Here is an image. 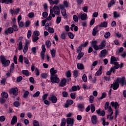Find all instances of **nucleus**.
<instances>
[{
  "label": "nucleus",
  "mask_w": 126,
  "mask_h": 126,
  "mask_svg": "<svg viewBox=\"0 0 126 126\" xmlns=\"http://www.w3.org/2000/svg\"><path fill=\"white\" fill-rule=\"evenodd\" d=\"M50 12L52 17H55L56 15H60V14H61L60 7L57 5H54L53 9H50Z\"/></svg>",
  "instance_id": "nucleus-1"
},
{
  "label": "nucleus",
  "mask_w": 126,
  "mask_h": 126,
  "mask_svg": "<svg viewBox=\"0 0 126 126\" xmlns=\"http://www.w3.org/2000/svg\"><path fill=\"white\" fill-rule=\"evenodd\" d=\"M0 62L3 64V66H8L9 65V63H10V61L9 60H6L4 56H1L0 57Z\"/></svg>",
  "instance_id": "nucleus-2"
},
{
  "label": "nucleus",
  "mask_w": 126,
  "mask_h": 126,
  "mask_svg": "<svg viewBox=\"0 0 126 126\" xmlns=\"http://www.w3.org/2000/svg\"><path fill=\"white\" fill-rule=\"evenodd\" d=\"M52 83H59L60 82V78L58 77V75H51L50 77Z\"/></svg>",
  "instance_id": "nucleus-3"
},
{
  "label": "nucleus",
  "mask_w": 126,
  "mask_h": 126,
  "mask_svg": "<svg viewBox=\"0 0 126 126\" xmlns=\"http://www.w3.org/2000/svg\"><path fill=\"white\" fill-rule=\"evenodd\" d=\"M10 94H13L14 96H17L18 95V89L17 88H12L9 90Z\"/></svg>",
  "instance_id": "nucleus-4"
},
{
  "label": "nucleus",
  "mask_w": 126,
  "mask_h": 126,
  "mask_svg": "<svg viewBox=\"0 0 126 126\" xmlns=\"http://www.w3.org/2000/svg\"><path fill=\"white\" fill-rule=\"evenodd\" d=\"M49 101H51L52 103L55 104L58 102V98L57 96H55L54 94H51L48 97Z\"/></svg>",
  "instance_id": "nucleus-5"
},
{
  "label": "nucleus",
  "mask_w": 126,
  "mask_h": 126,
  "mask_svg": "<svg viewBox=\"0 0 126 126\" xmlns=\"http://www.w3.org/2000/svg\"><path fill=\"white\" fill-rule=\"evenodd\" d=\"M125 80H126V78L125 77H123L121 78H117L116 82L120 83L121 86H124V85H125Z\"/></svg>",
  "instance_id": "nucleus-6"
},
{
  "label": "nucleus",
  "mask_w": 126,
  "mask_h": 126,
  "mask_svg": "<svg viewBox=\"0 0 126 126\" xmlns=\"http://www.w3.org/2000/svg\"><path fill=\"white\" fill-rule=\"evenodd\" d=\"M105 47H106V41L103 40L99 46L97 45V48L96 51L102 50V49H104Z\"/></svg>",
  "instance_id": "nucleus-7"
},
{
  "label": "nucleus",
  "mask_w": 126,
  "mask_h": 126,
  "mask_svg": "<svg viewBox=\"0 0 126 126\" xmlns=\"http://www.w3.org/2000/svg\"><path fill=\"white\" fill-rule=\"evenodd\" d=\"M120 86V84L118 82L116 81L111 85L110 88H113V90H117L119 87Z\"/></svg>",
  "instance_id": "nucleus-8"
},
{
  "label": "nucleus",
  "mask_w": 126,
  "mask_h": 126,
  "mask_svg": "<svg viewBox=\"0 0 126 126\" xmlns=\"http://www.w3.org/2000/svg\"><path fill=\"white\" fill-rule=\"evenodd\" d=\"M97 40H94L91 42L92 47H93L95 51L96 50V49H98V45H97Z\"/></svg>",
  "instance_id": "nucleus-9"
},
{
  "label": "nucleus",
  "mask_w": 126,
  "mask_h": 126,
  "mask_svg": "<svg viewBox=\"0 0 126 126\" xmlns=\"http://www.w3.org/2000/svg\"><path fill=\"white\" fill-rule=\"evenodd\" d=\"M78 17H81V20H86V19H87V14L80 13L78 16Z\"/></svg>",
  "instance_id": "nucleus-10"
},
{
  "label": "nucleus",
  "mask_w": 126,
  "mask_h": 126,
  "mask_svg": "<svg viewBox=\"0 0 126 126\" xmlns=\"http://www.w3.org/2000/svg\"><path fill=\"white\" fill-rule=\"evenodd\" d=\"M4 33L6 35H7L8 34H12V33H13V29L12 28L10 27L4 31Z\"/></svg>",
  "instance_id": "nucleus-11"
},
{
  "label": "nucleus",
  "mask_w": 126,
  "mask_h": 126,
  "mask_svg": "<svg viewBox=\"0 0 126 126\" xmlns=\"http://www.w3.org/2000/svg\"><path fill=\"white\" fill-rule=\"evenodd\" d=\"M74 121V120H73V119L68 118L66 120V124L67 125H70L71 126H73Z\"/></svg>",
  "instance_id": "nucleus-12"
},
{
  "label": "nucleus",
  "mask_w": 126,
  "mask_h": 126,
  "mask_svg": "<svg viewBox=\"0 0 126 126\" xmlns=\"http://www.w3.org/2000/svg\"><path fill=\"white\" fill-rule=\"evenodd\" d=\"M91 121L93 125H96L97 124V116L96 115L92 116Z\"/></svg>",
  "instance_id": "nucleus-13"
},
{
  "label": "nucleus",
  "mask_w": 126,
  "mask_h": 126,
  "mask_svg": "<svg viewBox=\"0 0 126 126\" xmlns=\"http://www.w3.org/2000/svg\"><path fill=\"white\" fill-rule=\"evenodd\" d=\"M78 90H79L80 89V88H79V86H73L71 89L69 90V92H72V91H77Z\"/></svg>",
  "instance_id": "nucleus-14"
},
{
  "label": "nucleus",
  "mask_w": 126,
  "mask_h": 126,
  "mask_svg": "<svg viewBox=\"0 0 126 126\" xmlns=\"http://www.w3.org/2000/svg\"><path fill=\"white\" fill-rule=\"evenodd\" d=\"M98 32H99V30H98V27H95L93 30V36H96Z\"/></svg>",
  "instance_id": "nucleus-15"
},
{
  "label": "nucleus",
  "mask_w": 126,
  "mask_h": 126,
  "mask_svg": "<svg viewBox=\"0 0 126 126\" xmlns=\"http://www.w3.org/2000/svg\"><path fill=\"white\" fill-rule=\"evenodd\" d=\"M72 104H73V100L68 99L66 101V104H65V108H68L69 105H72Z\"/></svg>",
  "instance_id": "nucleus-16"
},
{
  "label": "nucleus",
  "mask_w": 126,
  "mask_h": 126,
  "mask_svg": "<svg viewBox=\"0 0 126 126\" xmlns=\"http://www.w3.org/2000/svg\"><path fill=\"white\" fill-rule=\"evenodd\" d=\"M66 84V79L63 78L60 83V86H61V87H63L65 84Z\"/></svg>",
  "instance_id": "nucleus-17"
},
{
  "label": "nucleus",
  "mask_w": 126,
  "mask_h": 126,
  "mask_svg": "<svg viewBox=\"0 0 126 126\" xmlns=\"http://www.w3.org/2000/svg\"><path fill=\"white\" fill-rule=\"evenodd\" d=\"M102 65L100 66L98 70L95 73V76H99L102 74Z\"/></svg>",
  "instance_id": "nucleus-18"
},
{
  "label": "nucleus",
  "mask_w": 126,
  "mask_h": 126,
  "mask_svg": "<svg viewBox=\"0 0 126 126\" xmlns=\"http://www.w3.org/2000/svg\"><path fill=\"white\" fill-rule=\"evenodd\" d=\"M107 53H108V51L106 49H103L100 52L101 54V58H103L104 57H106L107 55Z\"/></svg>",
  "instance_id": "nucleus-19"
},
{
  "label": "nucleus",
  "mask_w": 126,
  "mask_h": 126,
  "mask_svg": "<svg viewBox=\"0 0 126 126\" xmlns=\"http://www.w3.org/2000/svg\"><path fill=\"white\" fill-rule=\"evenodd\" d=\"M57 72H58V70H55L54 67H53L50 69V73H51V75H57L56 74V73H57Z\"/></svg>",
  "instance_id": "nucleus-20"
},
{
  "label": "nucleus",
  "mask_w": 126,
  "mask_h": 126,
  "mask_svg": "<svg viewBox=\"0 0 126 126\" xmlns=\"http://www.w3.org/2000/svg\"><path fill=\"white\" fill-rule=\"evenodd\" d=\"M1 97L3 98V99H7L8 97V94L6 92H3L1 93Z\"/></svg>",
  "instance_id": "nucleus-21"
},
{
  "label": "nucleus",
  "mask_w": 126,
  "mask_h": 126,
  "mask_svg": "<svg viewBox=\"0 0 126 126\" xmlns=\"http://www.w3.org/2000/svg\"><path fill=\"white\" fill-rule=\"evenodd\" d=\"M15 123H17V117L16 116H14L12 119L11 125H14Z\"/></svg>",
  "instance_id": "nucleus-22"
},
{
  "label": "nucleus",
  "mask_w": 126,
  "mask_h": 126,
  "mask_svg": "<svg viewBox=\"0 0 126 126\" xmlns=\"http://www.w3.org/2000/svg\"><path fill=\"white\" fill-rule=\"evenodd\" d=\"M67 33L64 32H63L61 34V38L62 40H65Z\"/></svg>",
  "instance_id": "nucleus-23"
},
{
  "label": "nucleus",
  "mask_w": 126,
  "mask_h": 126,
  "mask_svg": "<svg viewBox=\"0 0 126 126\" xmlns=\"http://www.w3.org/2000/svg\"><path fill=\"white\" fill-rule=\"evenodd\" d=\"M77 66L78 69H80L81 70H83V69H84V66L82 63H78Z\"/></svg>",
  "instance_id": "nucleus-24"
},
{
  "label": "nucleus",
  "mask_w": 126,
  "mask_h": 126,
  "mask_svg": "<svg viewBox=\"0 0 126 126\" xmlns=\"http://www.w3.org/2000/svg\"><path fill=\"white\" fill-rule=\"evenodd\" d=\"M111 105L112 106V107H114L115 110L117 109V107H119V103L117 102H114L112 101L111 102Z\"/></svg>",
  "instance_id": "nucleus-25"
},
{
  "label": "nucleus",
  "mask_w": 126,
  "mask_h": 126,
  "mask_svg": "<svg viewBox=\"0 0 126 126\" xmlns=\"http://www.w3.org/2000/svg\"><path fill=\"white\" fill-rule=\"evenodd\" d=\"M107 25L108 23H107V22H103L99 24V27H104V28H106Z\"/></svg>",
  "instance_id": "nucleus-26"
},
{
  "label": "nucleus",
  "mask_w": 126,
  "mask_h": 126,
  "mask_svg": "<svg viewBox=\"0 0 126 126\" xmlns=\"http://www.w3.org/2000/svg\"><path fill=\"white\" fill-rule=\"evenodd\" d=\"M114 62H117V58L114 56H112L111 58L110 63L111 64H114Z\"/></svg>",
  "instance_id": "nucleus-27"
},
{
  "label": "nucleus",
  "mask_w": 126,
  "mask_h": 126,
  "mask_svg": "<svg viewBox=\"0 0 126 126\" xmlns=\"http://www.w3.org/2000/svg\"><path fill=\"white\" fill-rule=\"evenodd\" d=\"M22 73L26 75V76H29V71L27 70H23L22 71Z\"/></svg>",
  "instance_id": "nucleus-28"
},
{
  "label": "nucleus",
  "mask_w": 126,
  "mask_h": 126,
  "mask_svg": "<svg viewBox=\"0 0 126 126\" xmlns=\"http://www.w3.org/2000/svg\"><path fill=\"white\" fill-rule=\"evenodd\" d=\"M66 124V120H65V118H63V119L62 120L61 126H65Z\"/></svg>",
  "instance_id": "nucleus-29"
},
{
  "label": "nucleus",
  "mask_w": 126,
  "mask_h": 126,
  "mask_svg": "<svg viewBox=\"0 0 126 126\" xmlns=\"http://www.w3.org/2000/svg\"><path fill=\"white\" fill-rule=\"evenodd\" d=\"M12 29L13 31H18V28L17 27V26L15 24H13L12 26Z\"/></svg>",
  "instance_id": "nucleus-30"
},
{
  "label": "nucleus",
  "mask_w": 126,
  "mask_h": 126,
  "mask_svg": "<svg viewBox=\"0 0 126 126\" xmlns=\"http://www.w3.org/2000/svg\"><path fill=\"white\" fill-rule=\"evenodd\" d=\"M56 51L55 49H52L51 50V54L52 58H55V57H56Z\"/></svg>",
  "instance_id": "nucleus-31"
},
{
  "label": "nucleus",
  "mask_w": 126,
  "mask_h": 126,
  "mask_svg": "<svg viewBox=\"0 0 126 126\" xmlns=\"http://www.w3.org/2000/svg\"><path fill=\"white\" fill-rule=\"evenodd\" d=\"M67 35L69 37V38H70V39H73V38H74V35H73V33H72V32H69L67 33Z\"/></svg>",
  "instance_id": "nucleus-32"
},
{
  "label": "nucleus",
  "mask_w": 126,
  "mask_h": 126,
  "mask_svg": "<svg viewBox=\"0 0 126 126\" xmlns=\"http://www.w3.org/2000/svg\"><path fill=\"white\" fill-rule=\"evenodd\" d=\"M84 56V53L83 52H80L79 53L78 56H77V60H80L82 57Z\"/></svg>",
  "instance_id": "nucleus-33"
},
{
  "label": "nucleus",
  "mask_w": 126,
  "mask_h": 126,
  "mask_svg": "<svg viewBox=\"0 0 126 126\" xmlns=\"http://www.w3.org/2000/svg\"><path fill=\"white\" fill-rule=\"evenodd\" d=\"M45 45L47 48H50L52 46V44L51 43V41H50V40H47L45 43Z\"/></svg>",
  "instance_id": "nucleus-34"
},
{
  "label": "nucleus",
  "mask_w": 126,
  "mask_h": 126,
  "mask_svg": "<svg viewBox=\"0 0 126 126\" xmlns=\"http://www.w3.org/2000/svg\"><path fill=\"white\" fill-rule=\"evenodd\" d=\"M107 96V94H106V93H103L102 94V95L100 97H99L98 98V100H101V99H104V98H106V97Z\"/></svg>",
  "instance_id": "nucleus-35"
},
{
  "label": "nucleus",
  "mask_w": 126,
  "mask_h": 126,
  "mask_svg": "<svg viewBox=\"0 0 126 126\" xmlns=\"http://www.w3.org/2000/svg\"><path fill=\"white\" fill-rule=\"evenodd\" d=\"M113 4H115V0H111L108 4V7H111Z\"/></svg>",
  "instance_id": "nucleus-36"
},
{
  "label": "nucleus",
  "mask_w": 126,
  "mask_h": 126,
  "mask_svg": "<svg viewBox=\"0 0 126 126\" xmlns=\"http://www.w3.org/2000/svg\"><path fill=\"white\" fill-rule=\"evenodd\" d=\"M78 18H79V17H77V16H76V15H74L73 16V19L74 22H75L76 23H77V22H78Z\"/></svg>",
  "instance_id": "nucleus-37"
},
{
  "label": "nucleus",
  "mask_w": 126,
  "mask_h": 126,
  "mask_svg": "<svg viewBox=\"0 0 126 126\" xmlns=\"http://www.w3.org/2000/svg\"><path fill=\"white\" fill-rule=\"evenodd\" d=\"M73 76L74 77H75V78H76V77L78 76V71H77V70H75L73 71Z\"/></svg>",
  "instance_id": "nucleus-38"
},
{
  "label": "nucleus",
  "mask_w": 126,
  "mask_h": 126,
  "mask_svg": "<svg viewBox=\"0 0 126 126\" xmlns=\"http://www.w3.org/2000/svg\"><path fill=\"white\" fill-rule=\"evenodd\" d=\"M110 36H111V33H110V32H107L104 34V38H105L106 39H108V38H109Z\"/></svg>",
  "instance_id": "nucleus-39"
},
{
  "label": "nucleus",
  "mask_w": 126,
  "mask_h": 126,
  "mask_svg": "<svg viewBox=\"0 0 126 126\" xmlns=\"http://www.w3.org/2000/svg\"><path fill=\"white\" fill-rule=\"evenodd\" d=\"M29 95V92L28 91H27L24 94L23 97L24 98H27V97H28Z\"/></svg>",
  "instance_id": "nucleus-40"
},
{
  "label": "nucleus",
  "mask_w": 126,
  "mask_h": 126,
  "mask_svg": "<svg viewBox=\"0 0 126 126\" xmlns=\"http://www.w3.org/2000/svg\"><path fill=\"white\" fill-rule=\"evenodd\" d=\"M91 110L92 113L95 112V105L94 104H91Z\"/></svg>",
  "instance_id": "nucleus-41"
},
{
  "label": "nucleus",
  "mask_w": 126,
  "mask_h": 126,
  "mask_svg": "<svg viewBox=\"0 0 126 126\" xmlns=\"http://www.w3.org/2000/svg\"><path fill=\"white\" fill-rule=\"evenodd\" d=\"M14 106L16 108H18L20 106V103L19 101H15L13 103Z\"/></svg>",
  "instance_id": "nucleus-42"
},
{
  "label": "nucleus",
  "mask_w": 126,
  "mask_h": 126,
  "mask_svg": "<svg viewBox=\"0 0 126 126\" xmlns=\"http://www.w3.org/2000/svg\"><path fill=\"white\" fill-rule=\"evenodd\" d=\"M108 109V112H109L110 113V114L109 115L110 117H111L113 114H114V112H113V109H112V107H111V106H109Z\"/></svg>",
  "instance_id": "nucleus-43"
},
{
  "label": "nucleus",
  "mask_w": 126,
  "mask_h": 126,
  "mask_svg": "<svg viewBox=\"0 0 126 126\" xmlns=\"http://www.w3.org/2000/svg\"><path fill=\"white\" fill-rule=\"evenodd\" d=\"M63 96L66 98L68 96V93L65 91H63L62 93Z\"/></svg>",
  "instance_id": "nucleus-44"
},
{
  "label": "nucleus",
  "mask_w": 126,
  "mask_h": 126,
  "mask_svg": "<svg viewBox=\"0 0 126 126\" xmlns=\"http://www.w3.org/2000/svg\"><path fill=\"white\" fill-rule=\"evenodd\" d=\"M61 21H62V17H57L56 20V23H57V24H59V23H61Z\"/></svg>",
  "instance_id": "nucleus-45"
},
{
  "label": "nucleus",
  "mask_w": 126,
  "mask_h": 126,
  "mask_svg": "<svg viewBox=\"0 0 126 126\" xmlns=\"http://www.w3.org/2000/svg\"><path fill=\"white\" fill-rule=\"evenodd\" d=\"M113 15H114V18L120 17V14H118V12H117V11L114 12Z\"/></svg>",
  "instance_id": "nucleus-46"
},
{
  "label": "nucleus",
  "mask_w": 126,
  "mask_h": 126,
  "mask_svg": "<svg viewBox=\"0 0 126 126\" xmlns=\"http://www.w3.org/2000/svg\"><path fill=\"white\" fill-rule=\"evenodd\" d=\"M41 77L42 78H46L48 77V73H43L41 74Z\"/></svg>",
  "instance_id": "nucleus-47"
},
{
  "label": "nucleus",
  "mask_w": 126,
  "mask_h": 126,
  "mask_svg": "<svg viewBox=\"0 0 126 126\" xmlns=\"http://www.w3.org/2000/svg\"><path fill=\"white\" fill-rule=\"evenodd\" d=\"M89 101H90V102L91 103H93V102H94V96H93V95L90 96Z\"/></svg>",
  "instance_id": "nucleus-48"
},
{
  "label": "nucleus",
  "mask_w": 126,
  "mask_h": 126,
  "mask_svg": "<svg viewBox=\"0 0 126 126\" xmlns=\"http://www.w3.org/2000/svg\"><path fill=\"white\" fill-rule=\"evenodd\" d=\"M82 79H83V80L84 82H87V76H86V74H84L83 75Z\"/></svg>",
  "instance_id": "nucleus-49"
},
{
  "label": "nucleus",
  "mask_w": 126,
  "mask_h": 126,
  "mask_svg": "<svg viewBox=\"0 0 126 126\" xmlns=\"http://www.w3.org/2000/svg\"><path fill=\"white\" fill-rule=\"evenodd\" d=\"M48 32H49V33H51V34H53L54 32H55V30L52 28L49 27Z\"/></svg>",
  "instance_id": "nucleus-50"
},
{
  "label": "nucleus",
  "mask_w": 126,
  "mask_h": 126,
  "mask_svg": "<svg viewBox=\"0 0 126 126\" xmlns=\"http://www.w3.org/2000/svg\"><path fill=\"white\" fill-rule=\"evenodd\" d=\"M13 69H14V63H12L11 64V66L10 68V72H12V71H13Z\"/></svg>",
  "instance_id": "nucleus-51"
},
{
  "label": "nucleus",
  "mask_w": 126,
  "mask_h": 126,
  "mask_svg": "<svg viewBox=\"0 0 126 126\" xmlns=\"http://www.w3.org/2000/svg\"><path fill=\"white\" fill-rule=\"evenodd\" d=\"M28 51V46L25 45L24 46L23 52L24 54H26L27 53V51Z\"/></svg>",
  "instance_id": "nucleus-52"
},
{
  "label": "nucleus",
  "mask_w": 126,
  "mask_h": 126,
  "mask_svg": "<svg viewBox=\"0 0 126 126\" xmlns=\"http://www.w3.org/2000/svg\"><path fill=\"white\" fill-rule=\"evenodd\" d=\"M39 40V37L38 36H34L32 37V42H37Z\"/></svg>",
  "instance_id": "nucleus-53"
},
{
  "label": "nucleus",
  "mask_w": 126,
  "mask_h": 126,
  "mask_svg": "<svg viewBox=\"0 0 126 126\" xmlns=\"http://www.w3.org/2000/svg\"><path fill=\"white\" fill-rule=\"evenodd\" d=\"M110 105V103H109V102H106L105 103V104L104 105V108H105V110H107V109L109 108V105Z\"/></svg>",
  "instance_id": "nucleus-54"
},
{
  "label": "nucleus",
  "mask_w": 126,
  "mask_h": 126,
  "mask_svg": "<svg viewBox=\"0 0 126 126\" xmlns=\"http://www.w3.org/2000/svg\"><path fill=\"white\" fill-rule=\"evenodd\" d=\"M18 22V24L20 28H22V27L24 26V23H23V22L21 21V22Z\"/></svg>",
  "instance_id": "nucleus-55"
},
{
  "label": "nucleus",
  "mask_w": 126,
  "mask_h": 126,
  "mask_svg": "<svg viewBox=\"0 0 126 126\" xmlns=\"http://www.w3.org/2000/svg\"><path fill=\"white\" fill-rule=\"evenodd\" d=\"M61 13L63 16H66V11L65 9L61 10Z\"/></svg>",
  "instance_id": "nucleus-56"
},
{
  "label": "nucleus",
  "mask_w": 126,
  "mask_h": 126,
  "mask_svg": "<svg viewBox=\"0 0 126 126\" xmlns=\"http://www.w3.org/2000/svg\"><path fill=\"white\" fill-rule=\"evenodd\" d=\"M19 62L22 63H23V56L20 55L19 57Z\"/></svg>",
  "instance_id": "nucleus-57"
},
{
  "label": "nucleus",
  "mask_w": 126,
  "mask_h": 126,
  "mask_svg": "<svg viewBox=\"0 0 126 126\" xmlns=\"http://www.w3.org/2000/svg\"><path fill=\"white\" fill-rule=\"evenodd\" d=\"M34 13L33 12H31L30 13H29L28 14V17L30 18H33V17H34Z\"/></svg>",
  "instance_id": "nucleus-58"
},
{
  "label": "nucleus",
  "mask_w": 126,
  "mask_h": 126,
  "mask_svg": "<svg viewBox=\"0 0 126 126\" xmlns=\"http://www.w3.org/2000/svg\"><path fill=\"white\" fill-rule=\"evenodd\" d=\"M33 126H39V122L36 120H34L33 122Z\"/></svg>",
  "instance_id": "nucleus-59"
},
{
  "label": "nucleus",
  "mask_w": 126,
  "mask_h": 126,
  "mask_svg": "<svg viewBox=\"0 0 126 126\" xmlns=\"http://www.w3.org/2000/svg\"><path fill=\"white\" fill-rule=\"evenodd\" d=\"M42 100L43 101H45L47 98H48V94H45L42 96Z\"/></svg>",
  "instance_id": "nucleus-60"
},
{
  "label": "nucleus",
  "mask_w": 126,
  "mask_h": 126,
  "mask_svg": "<svg viewBox=\"0 0 126 126\" xmlns=\"http://www.w3.org/2000/svg\"><path fill=\"white\" fill-rule=\"evenodd\" d=\"M78 109H80V110H82V109L84 108V105L82 104H79L78 105Z\"/></svg>",
  "instance_id": "nucleus-61"
},
{
  "label": "nucleus",
  "mask_w": 126,
  "mask_h": 126,
  "mask_svg": "<svg viewBox=\"0 0 126 126\" xmlns=\"http://www.w3.org/2000/svg\"><path fill=\"white\" fill-rule=\"evenodd\" d=\"M40 95V92L39 91L36 92L33 95V97H39Z\"/></svg>",
  "instance_id": "nucleus-62"
},
{
  "label": "nucleus",
  "mask_w": 126,
  "mask_h": 126,
  "mask_svg": "<svg viewBox=\"0 0 126 126\" xmlns=\"http://www.w3.org/2000/svg\"><path fill=\"white\" fill-rule=\"evenodd\" d=\"M31 35H32V32L31 31L29 30L27 33V37L29 39L31 37Z\"/></svg>",
  "instance_id": "nucleus-63"
},
{
  "label": "nucleus",
  "mask_w": 126,
  "mask_h": 126,
  "mask_svg": "<svg viewBox=\"0 0 126 126\" xmlns=\"http://www.w3.org/2000/svg\"><path fill=\"white\" fill-rule=\"evenodd\" d=\"M22 79H23V78L22 77V76H19L17 77L16 81L17 82H20V81H21Z\"/></svg>",
  "instance_id": "nucleus-64"
}]
</instances>
